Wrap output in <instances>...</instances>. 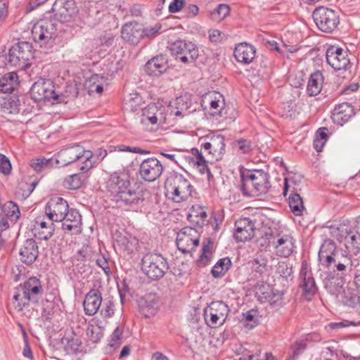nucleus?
I'll use <instances>...</instances> for the list:
<instances>
[{
  "label": "nucleus",
  "instance_id": "f257e3e1",
  "mask_svg": "<svg viewBox=\"0 0 360 360\" xmlns=\"http://www.w3.org/2000/svg\"><path fill=\"white\" fill-rule=\"evenodd\" d=\"M106 189L117 206L133 207L144 201L141 192L131 187L130 176L127 169L118 170L110 174L106 182Z\"/></svg>",
  "mask_w": 360,
  "mask_h": 360
},
{
  "label": "nucleus",
  "instance_id": "f03ea898",
  "mask_svg": "<svg viewBox=\"0 0 360 360\" xmlns=\"http://www.w3.org/2000/svg\"><path fill=\"white\" fill-rule=\"evenodd\" d=\"M34 52L31 43L19 41L9 49L8 54L0 53V68L10 66L18 70H25L31 65Z\"/></svg>",
  "mask_w": 360,
  "mask_h": 360
},
{
  "label": "nucleus",
  "instance_id": "7ed1b4c3",
  "mask_svg": "<svg viewBox=\"0 0 360 360\" xmlns=\"http://www.w3.org/2000/svg\"><path fill=\"white\" fill-rule=\"evenodd\" d=\"M43 294L41 281L35 276L29 278L16 288L13 298L17 302L15 309L20 312L30 303L38 304Z\"/></svg>",
  "mask_w": 360,
  "mask_h": 360
},
{
  "label": "nucleus",
  "instance_id": "20e7f679",
  "mask_svg": "<svg viewBox=\"0 0 360 360\" xmlns=\"http://www.w3.org/2000/svg\"><path fill=\"white\" fill-rule=\"evenodd\" d=\"M58 23L52 18L51 12L39 19L32 27L31 34L34 41L41 48L50 49L56 45L58 37Z\"/></svg>",
  "mask_w": 360,
  "mask_h": 360
},
{
  "label": "nucleus",
  "instance_id": "39448f33",
  "mask_svg": "<svg viewBox=\"0 0 360 360\" xmlns=\"http://www.w3.org/2000/svg\"><path fill=\"white\" fill-rule=\"evenodd\" d=\"M92 156L91 150H85L82 146L75 144L61 149L55 155L54 159L56 167H61L84 158V162L82 163L80 170L86 172L93 167V162L91 160Z\"/></svg>",
  "mask_w": 360,
  "mask_h": 360
},
{
  "label": "nucleus",
  "instance_id": "423d86ee",
  "mask_svg": "<svg viewBox=\"0 0 360 360\" xmlns=\"http://www.w3.org/2000/svg\"><path fill=\"white\" fill-rule=\"evenodd\" d=\"M165 195L175 202H181L191 196L193 186L184 175L173 172L165 183Z\"/></svg>",
  "mask_w": 360,
  "mask_h": 360
},
{
  "label": "nucleus",
  "instance_id": "0eeeda50",
  "mask_svg": "<svg viewBox=\"0 0 360 360\" xmlns=\"http://www.w3.org/2000/svg\"><path fill=\"white\" fill-rule=\"evenodd\" d=\"M30 94L36 103L51 100L56 103H67L66 97L63 94L56 92L55 85L51 79L39 78L32 84Z\"/></svg>",
  "mask_w": 360,
  "mask_h": 360
},
{
  "label": "nucleus",
  "instance_id": "6e6552de",
  "mask_svg": "<svg viewBox=\"0 0 360 360\" xmlns=\"http://www.w3.org/2000/svg\"><path fill=\"white\" fill-rule=\"evenodd\" d=\"M168 269L167 260L160 254L148 252L142 257L141 270L150 280L160 279L165 275Z\"/></svg>",
  "mask_w": 360,
  "mask_h": 360
},
{
  "label": "nucleus",
  "instance_id": "1a4fd4ad",
  "mask_svg": "<svg viewBox=\"0 0 360 360\" xmlns=\"http://www.w3.org/2000/svg\"><path fill=\"white\" fill-rule=\"evenodd\" d=\"M312 17L319 30L325 33H332L340 24L338 13L326 7L316 8L313 11Z\"/></svg>",
  "mask_w": 360,
  "mask_h": 360
},
{
  "label": "nucleus",
  "instance_id": "9d476101",
  "mask_svg": "<svg viewBox=\"0 0 360 360\" xmlns=\"http://www.w3.org/2000/svg\"><path fill=\"white\" fill-rule=\"evenodd\" d=\"M229 309L223 301L212 302L204 311L205 321L210 328H217L225 322Z\"/></svg>",
  "mask_w": 360,
  "mask_h": 360
},
{
  "label": "nucleus",
  "instance_id": "9b49d317",
  "mask_svg": "<svg viewBox=\"0 0 360 360\" xmlns=\"http://www.w3.org/2000/svg\"><path fill=\"white\" fill-rule=\"evenodd\" d=\"M171 53L181 63L188 64L194 63L199 56L197 46L191 41L177 40L172 44Z\"/></svg>",
  "mask_w": 360,
  "mask_h": 360
},
{
  "label": "nucleus",
  "instance_id": "f8f14e48",
  "mask_svg": "<svg viewBox=\"0 0 360 360\" xmlns=\"http://www.w3.org/2000/svg\"><path fill=\"white\" fill-rule=\"evenodd\" d=\"M77 11L74 0H56L51 13L57 23H64L70 22Z\"/></svg>",
  "mask_w": 360,
  "mask_h": 360
},
{
  "label": "nucleus",
  "instance_id": "ddd939ff",
  "mask_svg": "<svg viewBox=\"0 0 360 360\" xmlns=\"http://www.w3.org/2000/svg\"><path fill=\"white\" fill-rule=\"evenodd\" d=\"M176 245L183 253H190L199 245V233L196 229L186 226L177 234Z\"/></svg>",
  "mask_w": 360,
  "mask_h": 360
},
{
  "label": "nucleus",
  "instance_id": "4468645a",
  "mask_svg": "<svg viewBox=\"0 0 360 360\" xmlns=\"http://www.w3.org/2000/svg\"><path fill=\"white\" fill-rule=\"evenodd\" d=\"M163 168L160 160L152 157L142 160L139 165L138 173L144 181L153 182L161 176Z\"/></svg>",
  "mask_w": 360,
  "mask_h": 360
},
{
  "label": "nucleus",
  "instance_id": "2eb2a0df",
  "mask_svg": "<svg viewBox=\"0 0 360 360\" xmlns=\"http://www.w3.org/2000/svg\"><path fill=\"white\" fill-rule=\"evenodd\" d=\"M299 279V288L302 290V295L310 300L316 293L318 287L311 270L305 260L302 262Z\"/></svg>",
  "mask_w": 360,
  "mask_h": 360
},
{
  "label": "nucleus",
  "instance_id": "dca6fc26",
  "mask_svg": "<svg viewBox=\"0 0 360 360\" xmlns=\"http://www.w3.org/2000/svg\"><path fill=\"white\" fill-rule=\"evenodd\" d=\"M69 205L61 197H52L45 206V213L51 221H62L68 212Z\"/></svg>",
  "mask_w": 360,
  "mask_h": 360
},
{
  "label": "nucleus",
  "instance_id": "f3484780",
  "mask_svg": "<svg viewBox=\"0 0 360 360\" xmlns=\"http://www.w3.org/2000/svg\"><path fill=\"white\" fill-rule=\"evenodd\" d=\"M196 105L197 103L192 102L191 95L185 94L176 97L173 104H169L167 112L170 115L182 117L196 111Z\"/></svg>",
  "mask_w": 360,
  "mask_h": 360
},
{
  "label": "nucleus",
  "instance_id": "a211bd4d",
  "mask_svg": "<svg viewBox=\"0 0 360 360\" xmlns=\"http://www.w3.org/2000/svg\"><path fill=\"white\" fill-rule=\"evenodd\" d=\"M326 57L328 65L335 70H345L350 65L347 53L342 48L330 46L327 49Z\"/></svg>",
  "mask_w": 360,
  "mask_h": 360
},
{
  "label": "nucleus",
  "instance_id": "6ab92c4d",
  "mask_svg": "<svg viewBox=\"0 0 360 360\" xmlns=\"http://www.w3.org/2000/svg\"><path fill=\"white\" fill-rule=\"evenodd\" d=\"M257 220L249 217H242L235 222L234 238L237 242H245L251 240L257 229Z\"/></svg>",
  "mask_w": 360,
  "mask_h": 360
},
{
  "label": "nucleus",
  "instance_id": "aec40b11",
  "mask_svg": "<svg viewBox=\"0 0 360 360\" xmlns=\"http://www.w3.org/2000/svg\"><path fill=\"white\" fill-rule=\"evenodd\" d=\"M208 141L201 143V148L208 151L214 160L218 161L222 159L225 153V138L221 134H213L207 136Z\"/></svg>",
  "mask_w": 360,
  "mask_h": 360
},
{
  "label": "nucleus",
  "instance_id": "412c9836",
  "mask_svg": "<svg viewBox=\"0 0 360 360\" xmlns=\"http://www.w3.org/2000/svg\"><path fill=\"white\" fill-rule=\"evenodd\" d=\"M143 26L137 22L125 23L121 30L122 39L129 45L136 46L143 39Z\"/></svg>",
  "mask_w": 360,
  "mask_h": 360
},
{
  "label": "nucleus",
  "instance_id": "4be33fe9",
  "mask_svg": "<svg viewBox=\"0 0 360 360\" xmlns=\"http://www.w3.org/2000/svg\"><path fill=\"white\" fill-rule=\"evenodd\" d=\"M39 256V246L34 238L25 240L19 250L21 262L26 265L32 264Z\"/></svg>",
  "mask_w": 360,
  "mask_h": 360
},
{
  "label": "nucleus",
  "instance_id": "5701e85b",
  "mask_svg": "<svg viewBox=\"0 0 360 360\" xmlns=\"http://www.w3.org/2000/svg\"><path fill=\"white\" fill-rule=\"evenodd\" d=\"M102 294L98 288L90 290L85 295L83 301L84 311L87 316L96 314L101 305Z\"/></svg>",
  "mask_w": 360,
  "mask_h": 360
},
{
  "label": "nucleus",
  "instance_id": "b1692460",
  "mask_svg": "<svg viewBox=\"0 0 360 360\" xmlns=\"http://www.w3.org/2000/svg\"><path fill=\"white\" fill-rule=\"evenodd\" d=\"M168 68L165 55L160 54L148 60L144 66L145 72L150 76L159 77Z\"/></svg>",
  "mask_w": 360,
  "mask_h": 360
},
{
  "label": "nucleus",
  "instance_id": "393cba45",
  "mask_svg": "<svg viewBox=\"0 0 360 360\" xmlns=\"http://www.w3.org/2000/svg\"><path fill=\"white\" fill-rule=\"evenodd\" d=\"M160 305V300L157 295L148 293L140 300L139 311L145 318H150L156 314Z\"/></svg>",
  "mask_w": 360,
  "mask_h": 360
},
{
  "label": "nucleus",
  "instance_id": "a878e982",
  "mask_svg": "<svg viewBox=\"0 0 360 360\" xmlns=\"http://www.w3.org/2000/svg\"><path fill=\"white\" fill-rule=\"evenodd\" d=\"M252 174L257 197L266 194L271 188L269 174L262 169H253Z\"/></svg>",
  "mask_w": 360,
  "mask_h": 360
},
{
  "label": "nucleus",
  "instance_id": "bb28decb",
  "mask_svg": "<svg viewBox=\"0 0 360 360\" xmlns=\"http://www.w3.org/2000/svg\"><path fill=\"white\" fill-rule=\"evenodd\" d=\"M355 114L354 107L349 103L345 102L337 105L331 115L333 122L342 126L347 122Z\"/></svg>",
  "mask_w": 360,
  "mask_h": 360
},
{
  "label": "nucleus",
  "instance_id": "cd10ccee",
  "mask_svg": "<svg viewBox=\"0 0 360 360\" xmlns=\"http://www.w3.org/2000/svg\"><path fill=\"white\" fill-rule=\"evenodd\" d=\"M256 51L257 49L254 46L247 42H243L235 47L233 56L238 63L250 64L255 58Z\"/></svg>",
  "mask_w": 360,
  "mask_h": 360
},
{
  "label": "nucleus",
  "instance_id": "c85d7f7f",
  "mask_svg": "<svg viewBox=\"0 0 360 360\" xmlns=\"http://www.w3.org/2000/svg\"><path fill=\"white\" fill-rule=\"evenodd\" d=\"M358 266V260L352 259L351 257L347 255H342L338 257L337 262L333 265V271H335V275L345 278L347 274L354 271V269Z\"/></svg>",
  "mask_w": 360,
  "mask_h": 360
},
{
  "label": "nucleus",
  "instance_id": "c756f323",
  "mask_svg": "<svg viewBox=\"0 0 360 360\" xmlns=\"http://www.w3.org/2000/svg\"><path fill=\"white\" fill-rule=\"evenodd\" d=\"M240 190L245 197H257L255 192L254 191L255 188L252 170L244 169L242 167L240 169Z\"/></svg>",
  "mask_w": 360,
  "mask_h": 360
},
{
  "label": "nucleus",
  "instance_id": "7c9ffc66",
  "mask_svg": "<svg viewBox=\"0 0 360 360\" xmlns=\"http://www.w3.org/2000/svg\"><path fill=\"white\" fill-rule=\"evenodd\" d=\"M346 278L335 275V271L330 272L324 279V287L331 295H338L341 293Z\"/></svg>",
  "mask_w": 360,
  "mask_h": 360
},
{
  "label": "nucleus",
  "instance_id": "2f4dec72",
  "mask_svg": "<svg viewBox=\"0 0 360 360\" xmlns=\"http://www.w3.org/2000/svg\"><path fill=\"white\" fill-rule=\"evenodd\" d=\"M324 77L320 70H316L311 73L309 76L307 93L309 96H315L321 93L322 89L324 85Z\"/></svg>",
  "mask_w": 360,
  "mask_h": 360
},
{
  "label": "nucleus",
  "instance_id": "473e14b6",
  "mask_svg": "<svg viewBox=\"0 0 360 360\" xmlns=\"http://www.w3.org/2000/svg\"><path fill=\"white\" fill-rule=\"evenodd\" d=\"M115 241L120 249L132 254L138 250L139 247V240L136 237L123 236L121 233L116 235Z\"/></svg>",
  "mask_w": 360,
  "mask_h": 360
},
{
  "label": "nucleus",
  "instance_id": "72a5a7b5",
  "mask_svg": "<svg viewBox=\"0 0 360 360\" xmlns=\"http://www.w3.org/2000/svg\"><path fill=\"white\" fill-rule=\"evenodd\" d=\"M338 231L342 232L340 237L344 238L345 248L348 252L356 255L360 251V235L357 236L353 234L351 230L345 229L344 232L340 228H338Z\"/></svg>",
  "mask_w": 360,
  "mask_h": 360
},
{
  "label": "nucleus",
  "instance_id": "f704fd0d",
  "mask_svg": "<svg viewBox=\"0 0 360 360\" xmlns=\"http://www.w3.org/2000/svg\"><path fill=\"white\" fill-rule=\"evenodd\" d=\"M275 248L277 249L279 256L288 257L292 253L295 248L292 237L284 236L278 238Z\"/></svg>",
  "mask_w": 360,
  "mask_h": 360
},
{
  "label": "nucleus",
  "instance_id": "c9c22d12",
  "mask_svg": "<svg viewBox=\"0 0 360 360\" xmlns=\"http://www.w3.org/2000/svg\"><path fill=\"white\" fill-rule=\"evenodd\" d=\"M18 75L15 72L5 74L0 78V92L10 94L15 89Z\"/></svg>",
  "mask_w": 360,
  "mask_h": 360
},
{
  "label": "nucleus",
  "instance_id": "e433bc0d",
  "mask_svg": "<svg viewBox=\"0 0 360 360\" xmlns=\"http://www.w3.org/2000/svg\"><path fill=\"white\" fill-rule=\"evenodd\" d=\"M340 302L345 306L355 308L360 304V293L351 289L349 285L347 290H344L341 294Z\"/></svg>",
  "mask_w": 360,
  "mask_h": 360
},
{
  "label": "nucleus",
  "instance_id": "4c0bfd02",
  "mask_svg": "<svg viewBox=\"0 0 360 360\" xmlns=\"http://www.w3.org/2000/svg\"><path fill=\"white\" fill-rule=\"evenodd\" d=\"M288 204L291 212L295 216H302L305 207L300 195L297 193L292 192L288 197Z\"/></svg>",
  "mask_w": 360,
  "mask_h": 360
},
{
  "label": "nucleus",
  "instance_id": "58836bf2",
  "mask_svg": "<svg viewBox=\"0 0 360 360\" xmlns=\"http://www.w3.org/2000/svg\"><path fill=\"white\" fill-rule=\"evenodd\" d=\"M64 349L67 354H76L81 352L82 349V341L80 338L75 333L70 338L64 337L62 339V342L65 343Z\"/></svg>",
  "mask_w": 360,
  "mask_h": 360
},
{
  "label": "nucleus",
  "instance_id": "ea45409f",
  "mask_svg": "<svg viewBox=\"0 0 360 360\" xmlns=\"http://www.w3.org/2000/svg\"><path fill=\"white\" fill-rule=\"evenodd\" d=\"M0 208H1L4 213V216L7 217L11 223L15 224L19 219L20 215V210L18 205L13 201H8L3 205H1Z\"/></svg>",
  "mask_w": 360,
  "mask_h": 360
},
{
  "label": "nucleus",
  "instance_id": "a19ab883",
  "mask_svg": "<svg viewBox=\"0 0 360 360\" xmlns=\"http://www.w3.org/2000/svg\"><path fill=\"white\" fill-rule=\"evenodd\" d=\"M84 172L74 174L68 176L63 182V186L70 190H77L79 188L86 180Z\"/></svg>",
  "mask_w": 360,
  "mask_h": 360
},
{
  "label": "nucleus",
  "instance_id": "79ce46f5",
  "mask_svg": "<svg viewBox=\"0 0 360 360\" xmlns=\"http://www.w3.org/2000/svg\"><path fill=\"white\" fill-rule=\"evenodd\" d=\"M232 264L229 257H224L217 261L211 270L212 276L219 278L225 275Z\"/></svg>",
  "mask_w": 360,
  "mask_h": 360
},
{
  "label": "nucleus",
  "instance_id": "37998d69",
  "mask_svg": "<svg viewBox=\"0 0 360 360\" xmlns=\"http://www.w3.org/2000/svg\"><path fill=\"white\" fill-rule=\"evenodd\" d=\"M0 109L5 114H15L20 110L19 100H15L11 97L0 98Z\"/></svg>",
  "mask_w": 360,
  "mask_h": 360
},
{
  "label": "nucleus",
  "instance_id": "c03bdc74",
  "mask_svg": "<svg viewBox=\"0 0 360 360\" xmlns=\"http://www.w3.org/2000/svg\"><path fill=\"white\" fill-rule=\"evenodd\" d=\"M56 305L53 301L46 299L42 301L41 318L43 322H51L57 312Z\"/></svg>",
  "mask_w": 360,
  "mask_h": 360
},
{
  "label": "nucleus",
  "instance_id": "a18cd8bd",
  "mask_svg": "<svg viewBox=\"0 0 360 360\" xmlns=\"http://www.w3.org/2000/svg\"><path fill=\"white\" fill-rule=\"evenodd\" d=\"M38 184L36 181H21L16 188L15 195L22 200L27 199L34 190L35 187Z\"/></svg>",
  "mask_w": 360,
  "mask_h": 360
},
{
  "label": "nucleus",
  "instance_id": "49530a36",
  "mask_svg": "<svg viewBox=\"0 0 360 360\" xmlns=\"http://www.w3.org/2000/svg\"><path fill=\"white\" fill-rule=\"evenodd\" d=\"M213 243L210 238L207 239V243H202V252L196 261V264L200 267L206 266L212 258V249Z\"/></svg>",
  "mask_w": 360,
  "mask_h": 360
},
{
  "label": "nucleus",
  "instance_id": "de8ad7c7",
  "mask_svg": "<svg viewBox=\"0 0 360 360\" xmlns=\"http://www.w3.org/2000/svg\"><path fill=\"white\" fill-rule=\"evenodd\" d=\"M207 217V212L200 206L197 207L193 206L191 212H190L187 217L190 222L200 226H202L205 224Z\"/></svg>",
  "mask_w": 360,
  "mask_h": 360
},
{
  "label": "nucleus",
  "instance_id": "09e8293b",
  "mask_svg": "<svg viewBox=\"0 0 360 360\" xmlns=\"http://www.w3.org/2000/svg\"><path fill=\"white\" fill-rule=\"evenodd\" d=\"M273 291L272 287L266 283H258L255 285V297L261 303L267 302L272 295Z\"/></svg>",
  "mask_w": 360,
  "mask_h": 360
},
{
  "label": "nucleus",
  "instance_id": "8fccbe9b",
  "mask_svg": "<svg viewBox=\"0 0 360 360\" xmlns=\"http://www.w3.org/2000/svg\"><path fill=\"white\" fill-rule=\"evenodd\" d=\"M276 273L284 280L288 281L293 278V266L288 261H280L276 266Z\"/></svg>",
  "mask_w": 360,
  "mask_h": 360
},
{
  "label": "nucleus",
  "instance_id": "3c124183",
  "mask_svg": "<svg viewBox=\"0 0 360 360\" xmlns=\"http://www.w3.org/2000/svg\"><path fill=\"white\" fill-rule=\"evenodd\" d=\"M30 166L36 172H41L44 169L56 167L54 158L46 159L45 158L32 159L30 160Z\"/></svg>",
  "mask_w": 360,
  "mask_h": 360
},
{
  "label": "nucleus",
  "instance_id": "603ef678",
  "mask_svg": "<svg viewBox=\"0 0 360 360\" xmlns=\"http://www.w3.org/2000/svg\"><path fill=\"white\" fill-rule=\"evenodd\" d=\"M231 8L229 4H220L210 12V18L212 20L220 22L229 15Z\"/></svg>",
  "mask_w": 360,
  "mask_h": 360
},
{
  "label": "nucleus",
  "instance_id": "864d4df0",
  "mask_svg": "<svg viewBox=\"0 0 360 360\" xmlns=\"http://www.w3.org/2000/svg\"><path fill=\"white\" fill-rule=\"evenodd\" d=\"M86 332L89 340L93 343H98L103 337L102 329L92 324L88 325Z\"/></svg>",
  "mask_w": 360,
  "mask_h": 360
},
{
  "label": "nucleus",
  "instance_id": "5fc2aeb1",
  "mask_svg": "<svg viewBox=\"0 0 360 360\" xmlns=\"http://www.w3.org/2000/svg\"><path fill=\"white\" fill-rule=\"evenodd\" d=\"M122 338L123 330L120 327H117L110 335L107 348L109 349H116L120 347Z\"/></svg>",
  "mask_w": 360,
  "mask_h": 360
},
{
  "label": "nucleus",
  "instance_id": "6e6d98bb",
  "mask_svg": "<svg viewBox=\"0 0 360 360\" xmlns=\"http://www.w3.org/2000/svg\"><path fill=\"white\" fill-rule=\"evenodd\" d=\"M267 264L268 259L263 255H257L252 261L254 270L260 274L267 270Z\"/></svg>",
  "mask_w": 360,
  "mask_h": 360
},
{
  "label": "nucleus",
  "instance_id": "4d7b16f0",
  "mask_svg": "<svg viewBox=\"0 0 360 360\" xmlns=\"http://www.w3.org/2000/svg\"><path fill=\"white\" fill-rule=\"evenodd\" d=\"M325 97L329 99H334L340 95L338 85L336 83L326 82L321 91Z\"/></svg>",
  "mask_w": 360,
  "mask_h": 360
},
{
  "label": "nucleus",
  "instance_id": "13d9d810",
  "mask_svg": "<svg viewBox=\"0 0 360 360\" xmlns=\"http://www.w3.org/2000/svg\"><path fill=\"white\" fill-rule=\"evenodd\" d=\"M72 221H62L61 228L68 234L79 235L82 233V224H73Z\"/></svg>",
  "mask_w": 360,
  "mask_h": 360
},
{
  "label": "nucleus",
  "instance_id": "bf43d9fd",
  "mask_svg": "<svg viewBox=\"0 0 360 360\" xmlns=\"http://www.w3.org/2000/svg\"><path fill=\"white\" fill-rule=\"evenodd\" d=\"M338 255L336 250V244L331 239L325 240L321 245L319 255Z\"/></svg>",
  "mask_w": 360,
  "mask_h": 360
},
{
  "label": "nucleus",
  "instance_id": "052dcab7",
  "mask_svg": "<svg viewBox=\"0 0 360 360\" xmlns=\"http://www.w3.org/2000/svg\"><path fill=\"white\" fill-rule=\"evenodd\" d=\"M309 337H311V335H308L305 340L296 341L291 347L294 357L297 358L307 349V342L309 340Z\"/></svg>",
  "mask_w": 360,
  "mask_h": 360
},
{
  "label": "nucleus",
  "instance_id": "680f3d73",
  "mask_svg": "<svg viewBox=\"0 0 360 360\" xmlns=\"http://www.w3.org/2000/svg\"><path fill=\"white\" fill-rule=\"evenodd\" d=\"M115 35L110 31L105 32L100 37L99 41L101 46L110 47L115 41Z\"/></svg>",
  "mask_w": 360,
  "mask_h": 360
},
{
  "label": "nucleus",
  "instance_id": "e2e57ef3",
  "mask_svg": "<svg viewBox=\"0 0 360 360\" xmlns=\"http://www.w3.org/2000/svg\"><path fill=\"white\" fill-rule=\"evenodd\" d=\"M319 260L320 262L328 268L331 267L337 262L338 255H319Z\"/></svg>",
  "mask_w": 360,
  "mask_h": 360
},
{
  "label": "nucleus",
  "instance_id": "0e129e2a",
  "mask_svg": "<svg viewBox=\"0 0 360 360\" xmlns=\"http://www.w3.org/2000/svg\"><path fill=\"white\" fill-rule=\"evenodd\" d=\"M63 221H72L73 224H82V216L77 210L68 208V212Z\"/></svg>",
  "mask_w": 360,
  "mask_h": 360
},
{
  "label": "nucleus",
  "instance_id": "69168bd1",
  "mask_svg": "<svg viewBox=\"0 0 360 360\" xmlns=\"http://www.w3.org/2000/svg\"><path fill=\"white\" fill-rule=\"evenodd\" d=\"M115 304L112 300H108L103 304V307L101 311V315L104 318H110L114 315Z\"/></svg>",
  "mask_w": 360,
  "mask_h": 360
},
{
  "label": "nucleus",
  "instance_id": "338daca9",
  "mask_svg": "<svg viewBox=\"0 0 360 360\" xmlns=\"http://www.w3.org/2000/svg\"><path fill=\"white\" fill-rule=\"evenodd\" d=\"M12 169L9 159L4 154L0 153V172L4 175L11 174Z\"/></svg>",
  "mask_w": 360,
  "mask_h": 360
},
{
  "label": "nucleus",
  "instance_id": "774afa93",
  "mask_svg": "<svg viewBox=\"0 0 360 360\" xmlns=\"http://www.w3.org/2000/svg\"><path fill=\"white\" fill-rule=\"evenodd\" d=\"M283 292L281 291H273L272 295L270 297V299L267 302H269L270 305L273 307L282 306L283 304Z\"/></svg>",
  "mask_w": 360,
  "mask_h": 360
}]
</instances>
